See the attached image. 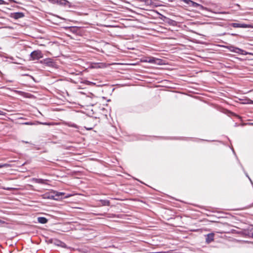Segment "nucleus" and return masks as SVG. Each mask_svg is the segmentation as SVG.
<instances>
[{"label": "nucleus", "mask_w": 253, "mask_h": 253, "mask_svg": "<svg viewBox=\"0 0 253 253\" xmlns=\"http://www.w3.org/2000/svg\"><path fill=\"white\" fill-rule=\"evenodd\" d=\"M250 125H253V123H250Z\"/></svg>", "instance_id": "38"}, {"label": "nucleus", "mask_w": 253, "mask_h": 253, "mask_svg": "<svg viewBox=\"0 0 253 253\" xmlns=\"http://www.w3.org/2000/svg\"><path fill=\"white\" fill-rule=\"evenodd\" d=\"M85 83L87 85H94L95 84V83L90 82V81H85Z\"/></svg>", "instance_id": "22"}, {"label": "nucleus", "mask_w": 253, "mask_h": 253, "mask_svg": "<svg viewBox=\"0 0 253 253\" xmlns=\"http://www.w3.org/2000/svg\"><path fill=\"white\" fill-rule=\"evenodd\" d=\"M43 198L44 199H51L54 200H59V198H55V194L54 191L53 192L45 193L43 195Z\"/></svg>", "instance_id": "8"}, {"label": "nucleus", "mask_w": 253, "mask_h": 253, "mask_svg": "<svg viewBox=\"0 0 253 253\" xmlns=\"http://www.w3.org/2000/svg\"><path fill=\"white\" fill-rule=\"evenodd\" d=\"M69 197V196H66L64 197V198H68Z\"/></svg>", "instance_id": "37"}, {"label": "nucleus", "mask_w": 253, "mask_h": 253, "mask_svg": "<svg viewBox=\"0 0 253 253\" xmlns=\"http://www.w3.org/2000/svg\"><path fill=\"white\" fill-rule=\"evenodd\" d=\"M232 151H233V153H234L235 155H236V154H235V151L234 150V149H233V148L232 149Z\"/></svg>", "instance_id": "34"}, {"label": "nucleus", "mask_w": 253, "mask_h": 253, "mask_svg": "<svg viewBox=\"0 0 253 253\" xmlns=\"http://www.w3.org/2000/svg\"><path fill=\"white\" fill-rule=\"evenodd\" d=\"M55 198H59V200L63 198V196L65 194L64 192L54 191Z\"/></svg>", "instance_id": "14"}, {"label": "nucleus", "mask_w": 253, "mask_h": 253, "mask_svg": "<svg viewBox=\"0 0 253 253\" xmlns=\"http://www.w3.org/2000/svg\"><path fill=\"white\" fill-rule=\"evenodd\" d=\"M235 157H236V159H238L237 156L235 155Z\"/></svg>", "instance_id": "41"}, {"label": "nucleus", "mask_w": 253, "mask_h": 253, "mask_svg": "<svg viewBox=\"0 0 253 253\" xmlns=\"http://www.w3.org/2000/svg\"><path fill=\"white\" fill-rule=\"evenodd\" d=\"M227 48H228L230 51L236 53H238L241 55H247L248 54H250V53H249L248 52H247L243 49H242L240 48L235 47L233 45H229L227 46L226 47Z\"/></svg>", "instance_id": "1"}, {"label": "nucleus", "mask_w": 253, "mask_h": 253, "mask_svg": "<svg viewBox=\"0 0 253 253\" xmlns=\"http://www.w3.org/2000/svg\"><path fill=\"white\" fill-rule=\"evenodd\" d=\"M4 114L5 113L3 111L0 110V115H4Z\"/></svg>", "instance_id": "31"}, {"label": "nucleus", "mask_w": 253, "mask_h": 253, "mask_svg": "<svg viewBox=\"0 0 253 253\" xmlns=\"http://www.w3.org/2000/svg\"><path fill=\"white\" fill-rule=\"evenodd\" d=\"M202 141H213V140H205V139H200Z\"/></svg>", "instance_id": "32"}, {"label": "nucleus", "mask_w": 253, "mask_h": 253, "mask_svg": "<svg viewBox=\"0 0 253 253\" xmlns=\"http://www.w3.org/2000/svg\"><path fill=\"white\" fill-rule=\"evenodd\" d=\"M41 62L49 67H53L54 65L53 59L50 58L44 59Z\"/></svg>", "instance_id": "7"}, {"label": "nucleus", "mask_w": 253, "mask_h": 253, "mask_svg": "<svg viewBox=\"0 0 253 253\" xmlns=\"http://www.w3.org/2000/svg\"><path fill=\"white\" fill-rule=\"evenodd\" d=\"M5 223V222L4 221H3V220H2L0 219V224H4V223Z\"/></svg>", "instance_id": "30"}, {"label": "nucleus", "mask_w": 253, "mask_h": 253, "mask_svg": "<svg viewBox=\"0 0 253 253\" xmlns=\"http://www.w3.org/2000/svg\"><path fill=\"white\" fill-rule=\"evenodd\" d=\"M33 181L37 183H40L42 184H46L47 180L46 179H43L42 178H33Z\"/></svg>", "instance_id": "13"}, {"label": "nucleus", "mask_w": 253, "mask_h": 253, "mask_svg": "<svg viewBox=\"0 0 253 253\" xmlns=\"http://www.w3.org/2000/svg\"><path fill=\"white\" fill-rule=\"evenodd\" d=\"M214 234L213 233H210L208 234L206 236V242L207 244L211 243L214 240Z\"/></svg>", "instance_id": "10"}, {"label": "nucleus", "mask_w": 253, "mask_h": 253, "mask_svg": "<svg viewBox=\"0 0 253 253\" xmlns=\"http://www.w3.org/2000/svg\"><path fill=\"white\" fill-rule=\"evenodd\" d=\"M229 34L232 36H239L238 34H235V33H231V34Z\"/></svg>", "instance_id": "29"}, {"label": "nucleus", "mask_w": 253, "mask_h": 253, "mask_svg": "<svg viewBox=\"0 0 253 253\" xmlns=\"http://www.w3.org/2000/svg\"><path fill=\"white\" fill-rule=\"evenodd\" d=\"M54 240L53 238L48 239L46 240V242L49 244H53Z\"/></svg>", "instance_id": "21"}, {"label": "nucleus", "mask_w": 253, "mask_h": 253, "mask_svg": "<svg viewBox=\"0 0 253 253\" xmlns=\"http://www.w3.org/2000/svg\"><path fill=\"white\" fill-rule=\"evenodd\" d=\"M23 124L26 125H33L34 124L31 122H27L24 123Z\"/></svg>", "instance_id": "25"}, {"label": "nucleus", "mask_w": 253, "mask_h": 253, "mask_svg": "<svg viewBox=\"0 0 253 253\" xmlns=\"http://www.w3.org/2000/svg\"><path fill=\"white\" fill-rule=\"evenodd\" d=\"M38 221L40 223L45 224L48 222V219L45 217H38Z\"/></svg>", "instance_id": "15"}, {"label": "nucleus", "mask_w": 253, "mask_h": 253, "mask_svg": "<svg viewBox=\"0 0 253 253\" xmlns=\"http://www.w3.org/2000/svg\"><path fill=\"white\" fill-rule=\"evenodd\" d=\"M10 2H14V3H19V2H17V1L15 0H9Z\"/></svg>", "instance_id": "28"}, {"label": "nucleus", "mask_w": 253, "mask_h": 253, "mask_svg": "<svg viewBox=\"0 0 253 253\" xmlns=\"http://www.w3.org/2000/svg\"><path fill=\"white\" fill-rule=\"evenodd\" d=\"M8 3L3 0H0V5L2 4H7Z\"/></svg>", "instance_id": "26"}, {"label": "nucleus", "mask_w": 253, "mask_h": 253, "mask_svg": "<svg viewBox=\"0 0 253 253\" xmlns=\"http://www.w3.org/2000/svg\"><path fill=\"white\" fill-rule=\"evenodd\" d=\"M68 125L69 126H71V127H74V128H78V126L76 124H74V123H69L68 124Z\"/></svg>", "instance_id": "19"}, {"label": "nucleus", "mask_w": 253, "mask_h": 253, "mask_svg": "<svg viewBox=\"0 0 253 253\" xmlns=\"http://www.w3.org/2000/svg\"><path fill=\"white\" fill-rule=\"evenodd\" d=\"M99 202L101 203V206H109L110 205V202L108 200H100Z\"/></svg>", "instance_id": "16"}, {"label": "nucleus", "mask_w": 253, "mask_h": 253, "mask_svg": "<svg viewBox=\"0 0 253 253\" xmlns=\"http://www.w3.org/2000/svg\"><path fill=\"white\" fill-rule=\"evenodd\" d=\"M243 234L248 237L253 238V226L251 225L243 231Z\"/></svg>", "instance_id": "5"}, {"label": "nucleus", "mask_w": 253, "mask_h": 253, "mask_svg": "<svg viewBox=\"0 0 253 253\" xmlns=\"http://www.w3.org/2000/svg\"><path fill=\"white\" fill-rule=\"evenodd\" d=\"M24 143H28L29 142L28 141H22Z\"/></svg>", "instance_id": "35"}, {"label": "nucleus", "mask_w": 253, "mask_h": 253, "mask_svg": "<svg viewBox=\"0 0 253 253\" xmlns=\"http://www.w3.org/2000/svg\"><path fill=\"white\" fill-rule=\"evenodd\" d=\"M162 60L161 59L156 58L153 57H147L145 60L144 62H148L149 63L155 64L160 65L161 64V62Z\"/></svg>", "instance_id": "4"}, {"label": "nucleus", "mask_w": 253, "mask_h": 253, "mask_svg": "<svg viewBox=\"0 0 253 253\" xmlns=\"http://www.w3.org/2000/svg\"><path fill=\"white\" fill-rule=\"evenodd\" d=\"M30 56V60H35L42 58L43 57V54L41 50H35L31 53Z\"/></svg>", "instance_id": "2"}, {"label": "nucleus", "mask_w": 253, "mask_h": 253, "mask_svg": "<svg viewBox=\"0 0 253 253\" xmlns=\"http://www.w3.org/2000/svg\"><path fill=\"white\" fill-rule=\"evenodd\" d=\"M110 101V99H108V100H107V101H108V102H109V101Z\"/></svg>", "instance_id": "42"}, {"label": "nucleus", "mask_w": 253, "mask_h": 253, "mask_svg": "<svg viewBox=\"0 0 253 253\" xmlns=\"http://www.w3.org/2000/svg\"><path fill=\"white\" fill-rule=\"evenodd\" d=\"M53 244H54L56 246H57L61 247L63 248H67V246L65 243H64V242H62L61 241L56 239H54Z\"/></svg>", "instance_id": "9"}, {"label": "nucleus", "mask_w": 253, "mask_h": 253, "mask_svg": "<svg viewBox=\"0 0 253 253\" xmlns=\"http://www.w3.org/2000/svg\"><path fill=\"white\" fill-rule=\"evenodd\" d=\"M229 26H232L234 28H248L253 27L250 24H246L244 23H231L229 24Z\"/></svg>", "instance_id": "3"}, {"label": "nucleus", "mask_w": 253, "mask_h": 253, "mask_svg": "<svg viewBox=\"0 0 253 253\" xmlns=\"http://www.w3.org/2000/svg\"><path fill=\"white\" fill-rule=\"evenodd\" d=\"M52 2L61 5H66L69 3L67 0H52Z\"/></svg>", "instance_id": "12"}, {"label": "nucleus", "mask_w": 253, "mask_h": 253, "mask_svg": "<svg viewBox=\"0 0 253 253\" xmlns=\"http://www.w3.org/2000/svg\"><path fill=\"white\" fill-rule=\"evenodd\" d=\"M87 130H90L92 129V128H86Z\"/></svg>", "instance_id": "36"}, {"label": "nucleus", "mask_w": 253, "mask_h": 253, "mask_svg": "<svg viewBox=\"0 0 253 253\" xmlns=\"http://www.w3.org/2000/svg\"><path fill=\"white\" fill-rule=\"evenodd\" d=\"M235 157H236V159H238L237 156L235 155Z\"/></svg>", "instance_id": "39"}, {"label": "nucleus", "mask_w": 253, "mask_h": 253, "mask_svg": "<svg viewBox=\"0 0 253 253\" xmlns=\"http://www.w3.org/2000/svg\"><path fill=\"white\" fill-rule=\"evenodd\" d=\"M191 0H183V1H184L187 4L190 5V3H191Z\"/></svg>", "instance_id": "23"}, {"label": "nucleus", "mask_w": 253, "mask_h": 253, "mask_svg": "<svg viewBox=\"0 0 253 253\" xmlns=\"http://www.w3.org/2000/svg\"><path fill=\"white\" fill-rule=\"evenodd\" d=\"M3 189L4 190H11L15 189V188H12V187H4V188H3Z\"/></svg>", "instance_id": "24"}, {"label": "nucleus", "mask_w": 253, "mask_h": 253, "mask_svg": "<svg viewBox=\"0 0 253 253\" xmlns=\"http://www.w3.org/2000/svg\"><path fill=\"white\" fill-rule=\"evenodd\" d=\"M24 13L22 12L11 13L10 15V17L11 18H14L15 19H18L19 18H23L24 17Z\"/></svg>", "instance_id": "6"}, {"label": "nucleus", "mask_w": 253, "mask_h": 253, "mask_svg": "<svg viewBox=\"0 0 253 253\" xmlns=\"http://www.w3.org/2000/svg\"><path fill=\"white\" fill-rule=\"evenodd\" d=\"M235 157H236V159H238L237 156L235 155Z\"/></svg>", "instance_id": "40"}, {"label": "nucleus", "mask_w": 253, "mask_h": 253, "mask_svg": "<svg viewBox=\"0 0 253 253\" xmlns=\"http://www.w3.org/2000/svg\"><path fill=\"white\" fill-rule=\"evenodd\" d=\"M9 167V165L7 164H0V169L2 168H7Z\"/></svg>", "instance_id": "20"}, {"label": "nucleus", "mask_w": 253, "mask_h": 253, "mask_svg": "<svg viewBox=\"0 0 253 253\" xmlns=\"http://www.w3.org/2000/svg\"><path fill=\"white\" fill-rule=\"evenodd\" d=\"M189 6H192L195 8H197V9H200V10H202V9H204V6L202 5H201L199 3H198L196 2H194L192 0L191 1V3H190Z\"/></svg>", "instance_id": "11"}, {"label": "nucleus", "mask_w": 253, "mask_h": 253, "mask_svg": "<svg viewBox=\"0 0 253 253\" xmlns=\"http://www.w3.org/2000/svg\"><path fill=\"white\" fill-rule=\"evenodd\" d=\"M246 103L247 104H253V101L251 100V99H249L248 101Z\"/></svg>", "instance_id": "27"}, {"label": "nucleus", "mask_w": 253, "mask_h": 253, "mask_svg": "<svg viewBox=\"0 0 253 253\" xmlns=\"http://www.w3.org/2000/svg\"><path fill=\"white\" fill-rule=\"evenodd\" d=\"M249 180H250L252 185L253 186V182L252 180H251V179L250 178H249Z\"/></svg>", "instance_id": "33"}, {"label": "nucleus", "mask_w": 253, "mask_h": 253, "mask_svg": "<svg viewBox=\"0 0 253 253\" xmlns=\"http://www.w3.org/2000/svg\"><path fill=\"white\" fill-rule=\"evenodd\" d=\"M68 29H70L71 32L73 33H77L78 31V28L77 27H68Z\"/></svg>", "instance_id": "17"}, {"label": "nucleus", "mask_w": 253, "mask_h": 253, "mask_svg": "<svg viewBox=\"0 0 253 253\" xmlns=\"http://www.w3.org/2000/svg\"><path fill=\"white\" fill-rule=\"evenodd\" d=\"M239 163L242 168V169H243L245 174L246 175V176L249 179V178H250L248 174V173L244 169V168L243 167V166H242V165L241 164V163L239 161Z\"/></svg>", "instance_id": "18"}]
</instances>
